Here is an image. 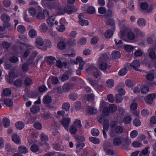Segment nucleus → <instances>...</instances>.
<instances>
[{
  "label": "nucleus",
  "instance_id": "obj_46",
  "mask_svg": "<svg viewBox=\"0 0 156 156\" xmlns=\"http://www.w3.org/2000/svg\"><path fill=\"white\" fill-rule=\"evenodd\" d=\"M41 139L42 141H46L48 140V137L46 134L43 133L41 134Z\"/></svg>",
  "mask_w": 156,
  "mask_h": 156
},
{
  "label": "nucleus",
  "instance_id": "obj_1",
  "mask_svg": "<svg viewBox=\"0 0 156 156\" xmlns=\"http://www.w3.org/2000/svg\"><path fill=\"white\" fill-rule=\"evenodd\" d=\"M76 62H74V63L77 64L78 62L79 63V67L78 69L76 71V73L77 75H80L81 74L80 70L83 69V65L85 64V62L83 60L82 58L80 57H77L76 58Z\"/></svg>",
  "mask_w": 156,
  "mask_h": 156
},
{
  "label": "nucleus",
  "instance_id": "obj_24",
  "mask_svg": "<svg viewBox=\"0 0 156 156\" xmlns=\"http://www.w3.org/2000/svg\"><path fill=\"white\" fill-rule=\"evenodd\" d=\"M108 66L107 63L104 62H102L99 65L100 69L102 71H105L108 68Z\"/></svg>",
  "mask_w": 156,
  "mask_h": 156
},
{
  "label": "nucleus",
  "instance_id": "obj_22",
  "mask_svg": "<svg viewBox=\"0 0 156 156\" xmlns=\"http://www.w3.org/2000/svg\"><path fill=\"white\" fill-rule=\"evenodd\" d=\"M32 113L34 114H36L40 110L39 107L37 105L32 106L30 109Z\"/></svg>",
  "mask_w": 156,
  "mask_h": 156
},
{
  "label": "nucleus",
  "instance_id": "obj_10",
  "mask_svg": "<svg viewBox=\"0 0 156 156\" xmlns=\"http://www.w3.org/2000/svg\"><path fill=\"white\" fill-rule=\"evenodd\" d=\"M36 46L38 48H40L44 44V41L40 37H37L35 39Z\"/></svg>",
  "mask_w": 156,
  "mask_h": 156
},
{
  "label": "nucleus",
  "instance_id": "obj_16",
  "mask_svg": "<svg viewBox=\"0 0 156 156\" xmlns=\"http://www.w3.org/2000/svg\"><path fill=\"white\" fill-rule=\"evenodd\" d=\"M92 75L93 76L96 78H100L101 73L100 70L97 69L93 72Z\"/></svg>",
  "mask_w": 156,
  "mask_h": 156
},
{
  "label": "nucleus",
  "instance_id": "obj_8",
  "mask_svg": "<svg viewBox=\"0 0 156 156\" xmlns=\"http://www.w3.org/2000/svg\"><path fill=\"white\" fill-rule=\"evenodd\" d=\"M47 21L48 24L50 26V27L52 26L54 24L56 25L58 24V22L55 21V18L53 16L49 17L47 19Z\"/></svg>",
  "mask_w": 156,
  "mask_h": 156
},
{
  "label": "nucleus",
  "instance_id": "obj_57",
  "mask_svg": "<svg viewBox=\"0 0 156 156\" xmlns=\"http://www.w3.org/2000/svg\"><path fill=\"white\" fill-rule=\"evenodd\" d=\"M69 97L70 99L75 101L77 98L78 95L76 93H71L69 94Z\"/></svg>",
  "mask_w": 156,
  "mask_h": 156
},
{
  "label": "nucleus",
  "instance_id": "obj_53",
  "mask_svg": "<svg viewBox=\"0 0 156 156\" xmlns=\"http://www.w3.org/2000/svg\"><path fill=\"white\" fill-rule=\"evenodd\" d=\"M56 29L58 31L62 32L65 30V28L63 24L60 23L57 27Z\"/></svg>",
  "mask_w": 156,
  "mask_h": 156
},
{
  "label": "nucleus",
  "instance_id": "obj_52",
  "mask_svg": "<svg viewBox=\"0 0 156 156\" xmlns=\"http://www.w3.org/2000/svg\"><path fill=\"white\" fill-rule=\"evenodd\" d=\"M34 127L38 130H41L42 129V127L40 122H35L34 124Z\"/></svg>",
  "mask_w": 156,
  "mask_h": 156
},
{
  "label": "nucleus",
  "instance_id": "obj_55",
  "mask_svg": "<svg viewBox=\"0 0 156 156\" xmlns=\"http://www.w3.org/2000/svg\"><path fill=\"white\" fill-rule=\"evenodd\" d=\"M79 22L82 26H86L88 24V21L85 20L80 19L79 21Z\"/></svg>",
  "mask_w": 156,
  "mask_h": 156
},
{
  "label": "nucleus",
  "instance_id": "obj_59",
  "mask_svg": "<svg viewBox=\"0 0 156 156\" xmlns=\"http://www.w3.org/2000/svg\"><path fill=\"white\" fill-rule=\"evenodd\" d=\"M148 5L146 2H144L140 4V8L144 10L146 9L148 7Z\"/></svg>",
  "mask_w": 156,
  "mask_h": 156
},
{
  "label": "nucleus",
  "instance_id": "obj_45",
  "mask_svg": "<svg viewBox=\"0 0 156 156\" xmlns=\"http://www.w3.org/2000/svg\"><path fill=\"white\" fill-rule=\"evenodd\" d=\"M24 83L25 85L27 86H29L32 83V80L29 78H26L25 80Z\"/></svg>",
  "mask_w": 156,
  "mask_h": 156
},
{
  "label": "nucleus",
  "instance_id": "obj_18",
  "mask_svg": "<svg viewBox=\"0 0 156 156\" xmlns=\"http://www.w3.org/2000/svg\"><path fill=\"white\" fill-rule=\"evenodd\" d=\"M114 132L116 133L120 134L123 132V129L122 127L118 126L115 128Z\"/></svg>",
  "mask_w": 156,
  "mask_h": 156
},
{
  "label": "nucleus",
  "instance_id": "obj_5",
  "mask_svg": "<svg viewBox=\"0 0 156 156\" xmlns=\"http://www.w3.org/2000/svg\"><path fill=\"white\" fill-rule=\"evenodd\" d=\"M133 68L136 71L141 72L142 70L141 69H138L140 66V62L137 60H134L131 63Z\"/></svg>",
  "mask_w": 156,
  "mask_h": 156
},
{
  "label": "nucleus",
  "instance_id": "obj_36",
  "mask_svg": "<svg viewBox=\"0 0 156 156\" xmlns=\"http://www.w3.org/2000/svg\"><path fill=\"white\" fill-rule=\"evenodd\" d=\"M146 21L143 18H140L138 20L137 23L139 26H144L146 24Z\"/></svg>",
  "mask_w": 156,
  "mask_h": 156
},
{
  "label": "nucleus",
  "instance_id": "obj_25",
  "mask_svg": "<svg viewBox=\"0 0 156 156\" xmlns=\"http://www.w3.org/2000/svg\"><path fill=\"white\" fill-rule=\"evenodd\" d=\"M44 103L46 104L50 103L51 101V98L50 96L47 95L44 97L43 99Z\"/></svg>",
  "mask_w": 156,
  "mask_h": 156
},
{
  "label": "nucleus",
  "instance_id": "obj_43",
  "mask_svg": "<svg viewBox=\"0 0 156 156\" xmlns=\"http://www.w3.org/2000/svg\"><path fill=\"white\" fill-rule=\"evenodd\" d=\"M108 108L110 112H115L117 109L116 106L113 104H110Z\"/></svg>",
  "mask_w": 156,
  "mask_h": 156
},
{
  "label": "nucleus",
  "instance_id": "obj_42",
  "mask_svg": "<svg viewBox=\"0 0 156 156\" xmlns=\"http://www.w3.org/2000/svg\"><path fill=\"white\" fill-rule=\"evenodd\" d=\"M39 28L41 31L44 32L46 31L48 29V27L46 24L42 23L39 26Z\"/></svg>",
  "mask_w": 156,
  "mask_h": 156
},
{
  "label": "nucleus",
  "instance_id": "obj_27",
  "mask_svg": "<svg viewBox=\"0 0 156 156\" xmlns=\"http://www.w3.org/2000/svg\"><path fill=\"white\" fill-rule=\"evenodd\" d=\"M11 90L9 88H5L2 91V95L5 96H8L11 94Z\"/></svg>",
  "mask_w": 156,
  "mask_h": 156
},
{
  "label": "nucleus",
  "instance_id": "obj_64",
  "mask_svg": "<svg viewBox=\"0 0 156 156\" xmlns=\"http://www.w3.org/2000/svg\"><path fill=\"white\" fill-rule=\"evenodd\" d=\"M103 112L104 115L108 116L110 114V112L109 111L108 107H106L103 108Z\"/></svg>",
  "mask_w": 156,
  "mask_h": 156
},
{
  "label": "nucleus",
  "instance_id": "obj_6",
  "mask_svg": "<svg viewBox=\"0 0 156 156\" xmlns=\"http://www.w3.org/2000/svg\"><path fill=\"white\" fill-rule=\"evenodd\" d=\"M9 76L7 75L5 76V78L7 82L10 84L13 83V79L15 78V74L13 72H11L9 74Z\"/></svg>",
  "mask_w": 156,
  "mask_h": 156
},
{
  "label": "nucleus",
  "instance_id": "obj_13",
  "mask_svg": "<svg viewBox=\"0 0 156 156\" xmlns=\"http://www.w3.org/2000/svg\"><path fill=\"white\" fill-rule=\"evenodd\" d=\"M1 19L3 22H8L10 19V16L6 13H3L1 15Z\"/></svg>",
  "mask_w": 156,
  "mask_h": 156
},
{
  "label": "nucleus",
  "instance_id": "obj_49",
  "mask_svg": "<svg viewBox=\"0 0 156 156\" xmlns=\"http://www.w3.org/2000/svg\"><path fill=\"white\" fill-rule=\"evenodd\" d=\"M131 117L128 115L125 116L123 119V122L126 124L129 123L131 122Z\"/></svg>",
  "mask_w": 156,
  "mask_h": 156
},
{
  "label": "nucleus",
  "instance_id": "obj_31",
  "mask_svg": "<svg viewBox=\"0 0 156 156\" xmlns=\"http://www.w3.org/2000/svg\"><path fill=\"white\" fill-rule=\"evenodd\" d=\"M16 128L18 129H22L24 127V125L23 123L21 121H18L15 124Z\"/></svg>",
  "mask_w": 156,
  "mask_h": 156
},
{
  "label": "nucleus",
  "instance_id": "obj_29",
  "mask_svg": "<svg viewBox=\"0 0 156 156\" xmlns=\"http://www.w3.org/2000/svg\"><path fill=\"white\" fill-rule=\"evenodd\" d=\"M71 86L68 83H65L63 86V91L64 92H68L71 88Z\"/></svg>",
  "mask_w": 156,
  "mask_h": 156
},
{
  "label": "nucleus",
  "instance_id": "obj_51",
  "mask_svg": "<svg viewBox=\"0 0 156 156\" xmlns=\"http://www.w3.org/2000/svg\"><path fill=\"white\" fill-rule=\"evenodd\" d=\"M88 109V112L91 114H96L97 112V109L94 107H89Z\"/></svg>",
  "mask_w": 156,
  "mask_h": 156
},
{
  "label": "nucleus",
  "instance_id": "obj_62",
  "mask_svg": "<svg viewBox=\"0 0 156 156\" xmlns=\"http://www.w3.org/2000/svg\"><path fill=\"white\" fill-rule=\"evenodd\" d=\"M91 133L92 135L94 136H98L99 133V130L96 129H94L91 130Z\"/></svg>",
  "mask_w": 156,
  "mask_h": 156
},
{
  "label": "nucleus",
  "instance_id": "obj_35",
  "mask_svg": "<svg viewBox=\"0 0 156 156\" xmlns=\"http://www.w3.org/2000/svg\"><path fill=\"white\" fill-rule=\"evenodd\" d=\"M113 33L112 31L110 30H108L105 32V36L107 38H111L112 36Z\"/></svg>",
  "mask_w": 156,
  "mask_h": 156
},
{
  "label": "nucleus",
  "instance_id": "obj_58",
  "mask_svg": "<svg viewBox=\"0 0 156 156\" xmlns=\"http://www.w3.org/2000/svg\"><path fill=\"white\" fill-rule=\"evenodd\" d=\"M97 69V68L95 66L92 65H90L88 68L86 69V71L87 72L89 73V72L91 71H93V72Z\"/></svg>",
  "mask_w": 156,
  "mask_h": 156
},
{
  "label": "nucleus",
  "instance_id": "obj_39",
  "mask_svg": "<svg viewBox=\"0 0 156 156\" xmlns=\"http://www.w3.org/2000/svg\"><path fill=\"white\" fill-rule=\"evenodd\" d=\"M70 108V105L69 103L66 102L64 103L62 106V109L66 111L69 110Z\"/></svg>",
  "mask_w": 156,
  "mask_h": 156
},
{
  "label": "nucleus",
  "instance_id": "obj_23",
  "mask_svg": "<svg viewBox=\"0 0 156 156\" xmlns=\"http://www.w3.org/2000/svg\"><path fill=\"white\" fill-rule=\"evenodd\" d=\"M108 59L109 57L107 55L103 54L99 58L98 61L101 63L105 61Z\"/></svg>",
  "mask_w": 156,
  "mask_h": 156
},
{
  "label": "nucleus",
  "instance_id": "obj_50",
  "mask_svg": "<svg viewBox=\"0 0 156 156\" xmlns=\"http://www.w3.org/2000/svg\"><path fill=\"white\" fill-rule=\"evenodd\" d=\"M74 108L75 110H79L81 108V103L80 101H76L74 105Z\"/></svg>",
  "mask_w": 156,
  "mask_h": 156
},
{
  "label": "nucleus",
  "instance_id": "obj_3",
  "mask_svg": "<svg viewBox=\"0 0 156 156\" xmlns=\"http://www.w3.org/2000/svg\"><path fill=\"white\" fill-rule=\"evenodd\" d=\"M155 96L154 93H151L147 95V97L145 98L144 99L147 103L150 105L152 103Z\"/></svg>",
  "mask_w": 156,
  "mask_h": 156
},
{
  "label": "nucleus",
  "instance_id": "obj_15",
  "mask_svg": "<svg viewBox=\"0 0 156 156\" xmlns=\"http://www.w3.org/2000/svg\"><path fill=\"white\" fill-rule=\"evenodd\" d=\"M122 143V140L119 137H116L113 140V144L115 146H119Z\"/></svg>",
  "mask_w": 156,
  "mask_h": 156
},
{
  "label": "nucleus",
  "instance_id": "obj_30",
  "mask_svg": "<svg viewBox=\"0 0 156 156\" xmlns=\"http://www.w3.org/2000/svg\"><path fill=\"white\" fill-rule=\"evenodd\" d=\"M132 146L135 148L141 147L142 146V144L139 141L136 140L133 142L132 144Z\"/></svg>",
  "mask_w": 156,
  "mask_h": 156
},
{
  "label": "nucleus",
  "instance_id": "obj_38",
  "mask_svg": "<svg viewBox=\"0 0 156 156\" xmlns=\"http://www.w3.org/2000/svg\"><path fill=\"white\" fill-rule=\"evenodd\" d=\"M69 130L70 132L72 134H75L77 131V128L73 125H71L69 128Z\"/></svg>",
  "mask_w": 156,
  "mask_h": 156
},
{
  "label": "nucleus",
  "instance_id": "obj_34",
  "mask_svg": "<svg viewBox=\"0 0 156 156\" xmlns=\"http://www.w3.org/2000/svg\"><path fill=\"white\" fill-rule=\"evenodd\" d=\"M120 56V54L119 51H115L112 53V57L114 58H119Z\"/></svg>",
  "mask_w": 156,
  "mask_h": 156
},
{
  "label": "nucleus",
  "instance_id": "obj_26",
  "mask_svg": "<svg viewBox=\"0 0 156 156\" xmlns=\"http://www.w3.org/2000/svg\"><path fill=\"white\" fill-rule=\"evenodd\" d=\"M73 125L79 129H80L82 127L81 121L78 119L75 120L73 122Z\"/></svg>",
  "mask_w": 156,
  "mask_h": 156
},
{
  "label": "nucleus",
  "instance_id": "obj_9",
  "mask_svg": "<svg viewBox=\"0 0 156 156\" xmlns=\"http://www.w3.org/2000/svg\"><path fill=\"white\" fill-rule=\"evenodd\" d=\"M42 56H41L40 57H38V58H36V61H34V58H32L30 57L27 59V62L30 64H32L34 65H37L38 62L39 60L42 58Z\"/></svg>",
  "mask_w": 156,
  "mask_h": 156
},
{
  "label": "nucleus",
  "instance_id": "obj_11",
  "mask_svg": "<svg viewBox=\"0 0 156 156\" xmlns=\"http://www.w3.org/2000/svg\"><path fill=\"white\" fill-rule=\"evenodd\" d=\"M150 147H146L143 149L141 151H140L139 156H148L149 155L150 152L148 151Z\"/></svg>",
  "mask_w": 156,
  "mask_h": 156
},
{
  "label": "nucleus",
  "instance_id": "obj_48",
  "mask_svg": "<svg viewBox=\"0 0 156 156\" xmlns=\"http://www.w3.org/2000/svg\"><path fill=\"white\" fill-rule=\"evenodd\" d=\"M58 48L61 49H64L65 48L66 44L63 41L58 42L57 44Z\"/></svg>",
  "mask_w": 156,
  "mask_h": 156
},
{
  "label": "nucleus",
  "instance_id": "obj_44",
  "mask_svg": "<svg viewBox=\"0 0 156 156\" xmlns=\"http://www.w3.org/2000/svg\"><path fill=\"white\" fill-rule=\"evenodd\" d=\"M154 75L153 73H149L146 75V79L150 81H153L154 79Z\"/></svg>",
  "mask_w": 156,
  "mask_h": 156
},
{
  "label": "nucleus",
  "instance_id": "obj_41",
  "mask_svg": "<svg viewBox=\"0 0 156 156\" xmlns=\"http://www.w3.org/2000/svg\"><path fill=\"white\" fill-rule=\"evenodd\" d=\"M122 96L119 94H117L115 96L116 103H119L122 102L123 99Z\"/></svg>",
  "mask_w": 156,
  "mask_h": 156
},
{
  "label": "nucleus",
  "instance_id": "obj_33",
  "mask_svg": "<svg viewBox=\"0 0 156 156\" xmlns=\"http://www.w3.org/2000/svg\"><path fill=\"white\" fill-rule=\"evenodd\" d=\"M127 38L129 40H133L135 37V34L132 32H128L126 34Z\"/></svg>",
  "mask_w": 156,
  "mask_h": 156
},
{
  "label": "nucleus",
  "instance_id": "obj_56",
  "mask_svg": "<svg viewBox=\"0 0 156 156\" xmlns=\"http://www.w3.org/2000/svg\"><path fill=\"white\" fill-rule=\"evenodd\" d=\"M98 37L97 36H94L91 40V43L92 44H94L97 43L98 41Z\"/></svg>",
  "mask_w": 156,
  "mask_h": 156
},
{
  "label": "nucleus",
  "instance_id": "obj_12",
  "mask_svg": "<svg viewBox=\"0 0 156 156\" xmlns=\"http://www.w3.org/2000/svg\"><path fill=\"white\" fill-rule=\"evenodd\" d=\"M12 138L13 142L16 144H20V139L16 133H13L12 136Z\"/></svg>",
  "mask_w": 156,
  "mask_h": 156
},
{
  "label": "nucleus",
  "instance_id": "obj_19",
  "mask_svg": "<svg viewBox=\"0 0 156 156\" xmlns=\"http://www.w3.org/2000/svg\"><path fill=\"white\" fill-rule=\"evenodd\" d=\"M29 35L31 38H34L37 35V32L34 29H30L29 32Z\"/></svg>",
  "mask_w": 156,
  "mask_h": 156
},
{
  "label": "nucleus",
  "instance_id": "obj_20",
  "mask_svg": "<svg viewBox=\"0 0 156 156\" xmlns=\"http://www.w3.org/2000/svg\"><path fill=\"white\" fill-rule=\"evenodd\" d=\"M3 126L4 127H8L10 125V122L9 119L7 117L4 118L2 120Z\"/></svg>",
  "mask_w": 156,
  "mask_h": 156
},
{
  "label": "nucleus",
  "instance_id": "obj_28",
  "mask_svg": "<svg viewBox=\"0 0 156 156\" xmlns=\"http://www.w3.org/2000/svg\"><path fill=\"white\" fill-rule=\"evenodd\" d=\"M106 83V86L109 88H111L114 85V80L112 79L108 80Z\"/></svg>",
  "mask_w": 156,
  "mask_h": 156
},
{
  "label": "nucleus",
  "instance_id": "obj_54",
  "mask_svg": "<svg viewBox=\"0 0 156 156\" xmlns=\"http://www.w3.org/2000/svg\"><path fill=\"white\" fill-rule=\"evenodd\" d=\"M30 149L33 152H36L38 151L39 147L37 145L33 144L31 146Z\"/></svg>",
  "mask_w": 156,
  "mask_h": 156
},
{
  "label": "nucleus",
  "instance_id": "obj_47",
  "mask_svg": "<svg viewBox=\"0 0 156 156\" xmlns=\"http://www.w3.org/2000/svg\"><path fill=\"white\" fill-rule=\"evenodd\" d=\"M149 91L148 87L146 86H143L141 89V92L142 94H145Z\"/></svg>",
  "mask_w": 156,
  "mask_h": 156
},
{
  "label": "nucleus",
  "instance_id": "obj_2",
  "mask_svg": "<svg viewBox=\"0 0 156 156\" xmlns=\"http://www.w3.org/2000/svg\"><path fill=\"white\" fill-rule=\"evenodd\" d=\"M70 118L68 117H64L61 120V123L65 129L67 130L69 129V125L70 123Z\"/></svg>",
  "mask_w": 156,
  "mask_h": 156
},
{
  "label": "nucleus",
  "instance_id": "obj_32",
  "mask_svg": "<svg viewBox=\"0 0 156 156\" xmlns=\"http://www.w3.org/2000/svg\"><path fill=\"white\" fill-rule=\"evenodd\" d=\"M17 29L18 32L21 34L23 33L26 30L24 27L22 25H19Z\"/></svg>",
  "mask_w": 156,
  "mask_h": 156
},
{
  "label": "nucleus",
  "instance_id": "obj_21",
  "mask_svg": "<svg viewBox=\"0 0 156 156\" xmlns=\"http://www.w3.org/2000/svg\"><path fill=\"white\" fill-rule=\"evenodd\" d=\"M18 150L21 153L25 154L28 152V149L27 147L23 146H20L18 147Z\"/></svg>",
  "mask_w": 156,
  "mask_h": 156
},
{
  "label": "nucleus",
  "instance_id": "obj_17",
  "mask_svg": "<svg viewBox=\"0 0 156 156\" xmlns=\"http://www.w3.org/2000/svg\"><path fill=\"white\" fill-rule=\"evenodd\" d=\"M23 82L21 79H18L16 80L14 82L13 81L14 85L18 87H21L23 85Z\"/></svg>",
  "mask_w": 156,
  "mask_h": 156
},
{
  "label": "nucleus",
  "instance_id": "obj_60",
  "mask_svg": "<svg viewBox=\"0 0 156 156\" xmlns=\"http://www.w3.org/2000/svg\"><path fill=\"white\" fill-rule=\"evenodd\" d=\"M29 11V15L32 17H33L34 15L37 12L36 10L34 8H30Z\"/></svg>",
  "mask_w": 156,
  "mask_h": 156
},
{
  "label": "nucleus",
  "instance_id": "obj_7",
  "mask_svg": "<svg viewBox=\"0 0 156 156\" xmlns=\"http://www.w3.org/2000/svg\"><path fill=\"white\" fill-rule=\"evenodd\" d=\"M103 133L104 137L105 138L107 137V135L106 132H107L108 130L109 127V123L108 120H106L105 121L104 124H103Z\"/></svg>",
  "mask_w": 156,
  "mask_h": 156
},
{
  "label": "nucleus",
  "instance_id": "obj_37",
  "mask_svg": "<svg viewBox=\"0 0 156 156\" xmlns=\"http://www.w3.org/2000/svg\"><path fill=\"white\" fill-rule=\"evenodd\" d=\"M89 140L91 142L95 144H98L100 142V140L99 139L96 137H90Z\"/></svg>",
  "mask_w": 156,
  "mask_h": 156
},
{
  "label": "nucleus",
  "instance_id": "obj_40",
  "mask_svg": "<svg viewBox=\"0 0 156 156\" xmlns=\"http://www.w3.org/2000/svg\"><path fill=\"white\" fill-rule=\"evenodd\" d=\"M89 83L91 85L94 87H96L98 84V82L96 80H93L91 78H89L88 79Z\"/></svg>",
  "mask_w": 156,
  "mask_h": 156
},
{
  "label": "nucleus",
  "instance_id": "obj_4",
  "mask_svg": "<svg viewBox=\"0 0 156 156\" xmlns=\"http://www.w3.org/2000/svg\"><path fill=\"white\" fill-rule=\"evenodd\" d=\"M65 12L67 13L71 14L73 12H76L78 10V9L74 6H71L67 5L64 8Z\"/></svg>",
  "mask_w": 156,
  "mask_h": 156
},
{
  "label": "nucleus",
  "instance_id": "obj_14",
  "mask_svg": "<svg viewBox=\"0 0 156 156\" xmlns=\"http://www.w3.org/2000/svg\"><path fill=\"white\" fill-rule=\"evenodd\" d=\"M46 58H47L48 62L50 65L53 64L56 61L55 58L52 56H47Z\"/></svg>",
  "mask_w": 156,
  "mask_h": 156
},
{
  "label": "nucleus",
  "instance_id": "obj_61",
  "mask_svg": "<svg viewBox=\"0 0 156 156\" xmlns=\"http://www.w3.org/2000/svg\"><path fill=\"white\" fill-rule=\"evenodd\" d=\"M4 103L6 106H10L13 104V101L11 100L6 99L4 101Z\"/></svg>",
  "mask_w": 156,
  "mask_h": 156
},
{
  "label": "nucleus",
  "instance_id": "obj_63",
  "mask_svg": "<svg viewBox=\"0 0 156 156\" xmlns=\"http://www.w3.org/2000/svg\"><path fill=\"white\" fill-rule=\"evenodd\" d=\"M75 140L77 143H80L84 141L85 139L83 136H79L75 138Z\"/></svg>",
  "mask_w": 156,
  "mask_h": 156
}]
</instances>
